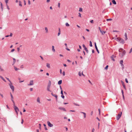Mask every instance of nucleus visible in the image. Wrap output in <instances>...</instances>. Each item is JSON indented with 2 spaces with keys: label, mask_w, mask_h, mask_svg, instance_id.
<instances>
[{
  "label": "nucleus",
  "mask_w": 132,
  "mask_h": 132,
  "mask_svg": "<svg viewBox=\"0 0 132 132\" xmlns=\"http://www.w3.org/2000/svg\"><path fill=\"white\" fill-rule=\"evenodd\" d=\"M61 94L62 95H63V91L62 90H61Z\"/></svg>",
  "instance_id": "8fccbe9b"
},
{
  "label": "nucleus",
  "mask_w": 132,
  "mask_h": 132,
  "mask_svg": "<svg viewBox=\"0 0 132 132\" xmlns=\"http://www.w3.org/2000/svg\"><path fill=\"white\" fill-rule=\"evenodd\" d=\"M125 81H126V82L127 83H128V80L127 79V78H126L125 79Z\"/></svg>",
  "instance_id": "a18cd8bd"
},
{
  "label": "nucleus",
  "mask_w": 132,
  "mask_h": 132,
  "mask_svg": "<svg viewBox=\"0 0 132 132\" xmlns=\"http://www.w3.org/2000/svg\"><path fill=\"white\" fill-rule=\"evenodd\" d=\"M45 29L46 30V33H48V31L47 28L46 27H45Z\"/></svg>",
  "instance_id": "4be33fe9"
},
{
  "label": "nucleus",
  "mask_w": 132,
  "mask_h": 132,
  "mask_svg": "<svg viewBox=\"0 0 132 132\" xmlns=\"http://www.w3.org/2000/svg\"><path fill=\"white\" fill-rule=\"evenodd\" d=\"M121 65L122 67V69H123L124 68V65L123 64H121Z\"/></svg>",
  "instance_id": "e433bc0d"
},
{
  "label": "nucleus",
  "mask_w": 132,
  "mask_h": 132,
  "mask_svg": "<svg viewBox=\"0 0 132 132\" xmlns=\"http://www.w3.org/2000/svg\"><path fill=\"white\" fill-rule=\"evenodd\" d=\"M51 85V81L49 80V81L48 83V84L47 86H49V87H50Z\"/></svg>",
  "instance_id": "f8f14e48"
},
{
  "label": "nucleus",
  "mask_w": 132,
  "mask_h": 132,
  "mask_svg": "<svg viewBox=\"0 0 132 132\" xmlns=\"http://www.w3.org/2000/svg\"><path fill=\"white\" fill-rule=\"evenodd\" d=\"M0 69L1 71H4V70L2 68L1 66H0Z\"/></svg>",
  "instance_id": "58836bf2"
},
{
  "label": "nucleus",
  "mask_w": 132,
  "mask_h": 132,
  "mask_svg": "<svg viewBox=\"0 0 132 132\" xmlns=\"http://www.w3.org/2000/svg\"><path fill=\"white\" fill-rule=\"evenodd\" d=\"M65 25L67 27H69L70 26L69 24L68 23H65Z\"/></svg>",
  "instance_id": "72a5a7b5"
},
{
  "label": "nucleus",
  "mask_w": 132,
  "mask_h": 132,
  "mask_svg": "<svg viewBox=\"0 0 132 132\" xmlns=\"http://www.w3.org/2000/svg\"><path fill=\"white\" fill-rule=\"evenodd\" d=\"M62 80H60L58 82V84L59 85H60V84H61L62 83Z\"/></svg>",
  "instance_id": "dca6fc26"
},
{
  "label": "nucleus",
  "mask_w": 132,
  "mask_h": 132,
  "mask_svg": "<svg viewBox=\"0 0 132 132\" xmlns=\"http://www.w3.org/2000/svg\"><path fill=\"white\" fill-rule=\"evenodd\" d=\"M112 20V19H106L107 21H111Z\"/></svg>",
  "instance_id": "de8ad7c7"
},
{
  "label": "nucleus",
  "mask_w": 132,
  "mask_h": 132,
  "mask_svg": "<svg viewBox=\"0 0 132 132\" xmlns=\"http://www.w3.org/2000/svg\"><path fill=\"white\" fill-rule=\"evenodd\" d=\"M121 91L122 95L124 94V92L123 90L122 89Z\"/></svg>",
  "instance_id": "e2e57ef3"
},
{
  "label": "nucleus",
  "mask_w": 132,
  "mask_h": 132,
  "mask_svg": "<svg viewBox=\"0 0 132 132\" xmlns=\"http://www.w3.org/2000/svg\"><path fill=\"white\" fill-rule=\"evenodd\" d=\"M112 2L114 5H116V2L115 0H112Z\"/></svg>",
  "instance_id": "a211bd4d"
},
{
  "label": "nucleus",
  "mask_w": 132,
  "mask_h": 132,
  "mask_svg": "<svg viewBox=\"0 0 132 132\" xmlns=\"http://www.w3.org/2000/svg\"><path fill=\"white\" fill-rule=\"evenodd\" d=\"M33 80H31L30 81V84L28 85V86H31L33 85L34 84Z\"/></svg>",
  "instance_id": "0eeeda50"
},
{
  "label": "nucleus",
  "mask_w": 132,
  "mask_h": 132,
  "mask_svg": "<svg viewBox=\"0 0 132 132\" xmlns=\"http://www.w3.org/2000/svg\"><path fill=\"white\" fill-rule=\"evenodd\" d=\"M122 114V112H120V113L118 114L116 117V119L117 120H119Z\"/></svg>",
  "instance_id": "7ed1b4c3"
},
{
  "label": "nucleus",
  "mask_w": 132,
  "mask_h": 132,
  "mask_svg": "<svg viewBox=\"0 0 132 132\" xmlns=\"http://www.w3.org/2000/svg\"><path fill=\"white\" fill-rule=\"evenodd\" d=\"M10 95L11 97V100L12 101H13V95L11 93H10Z\"/></svg>",
  "instance_id": "4468645a"
},
{
  "label": "nucleus",
  "mask_w": 132,
  "mask_h": 132,
  "mask_svg": "<svg viewBox=\"0 0 132 132\" xmlns=\"http://www.w3.org/2000/svg\"><path fill=\"white\" fill-rule=\"evenodd\" d=\"M94 21L93 20H92L90 21V22L91 23H93Z\"/></svg>",
  "instance_id": "774afa93"
},
{
  "label": "nucleus",
  "mask_w": 132,
  "mask_h": 132,
  "mask_svg": "<svg viewBox=\"0 0 132 132\" xmlns=\"http://www.w3.org/2000/svg\"><path fill=\"white\" fill-rule=\"evenodd\" d=\"M74 105H76V106H79V104H77L75 103H74Z\"/></svg>",
  "instance_id": "a19ab883"
},
{
  "label": "nucleus",
  "mask_w": 132,
  "mask_h": 132,
  "mask_svg": "<svg viewBox=\"0 0 132 132\" xmlns=\"http://www.w3.org/2000/svg\"><path fill=\"white\" fill-rule=\"evenodd\" d=\"M6 78L10 82V83L11 82V81L8 78L6 77Z\"/></svg>",
  "instance_id": "c03bdc74"
},
{
  "label": "nucleus",
  "mask_w": 132,
  "mask_h": 132,
  "mask_svg": "<svg viewBox=\"0 0 132 132\" xmlns=\"http://www.w3.org/2000/svg\"><path fill=\"white\" fill-rule=\"evenodd\" d=\"M43 125H44V127L45 129L46 130H48V129H47V128L46 127V125L45 124H44Z\"/></svg>",
  "instance_id": "b1692460"
},
{
  "label": "nucleus",
  "mask_w": 132,
  "mask_h": 132,
  "mask_svg": "<svg viewBox=\"0 0 132 132\" xmlns=\"http://www.w3.org/2000/svg\"><path fill=\"white\" fill-rule=\"evenodd\" d=\"M84 118H85L86 117V113H84Z\"/></svg>",
  "instance_id": "4c0bfd02"
},
{
  "label": "nucleus",
  "mask_w": 132,
  "mask_h": 132,
  "mask_svg": "<svg viewBox=\"0 0 132 132\" xmlns=\"http://www.w3.org/2000/svg\"><path fill=\"white\" fill-rule=\"evenodd\" d=\"M12 35H13V34L12 33H10V35H9V36H10V37H12Z\"/></svg>",
  "instance_id": "49530a36"
},
{
  "label": "nucleus",
  "mask_w": 132,
  "mask_h": 132,
  "mask_svg": "<svg viewBox=\"0 0 132 132\" xmlns=\"http://www.w3.org/2000/svg\"><path fill=\"white\" fill-rule=\"evenodd\" d=\"M120 49L121 50L122 52V53H119V56L121 58H122L126 54V51L123 50L122 48H121Z\"/></svg>",
  "instance_id": "f257e3e1"
},
{
  "label": "nucleus",
  "mask_w": 132,
  "mask_h": 132,
  "mask_svg": "<svg viewBox=\"0 0 132 132\" xmlns=\"http://www.w3.org/2000/svg\"><path fill=\"white\" fill-rule=\"evenodd\" d=\"M23 119H22L21 120V123L22 124L23 123Z\"/></svg>",
  "instance_id": "338daca9"
},
{
  "label": "nucleus",
  "mask_w": 132,
  "mask_h": 132,
  "mask_svg": "<svg viewBox=\"0 0 132 132\" xmlns=\"http://www.w3.org/2000/svg\"><path fill=\"white\" fill-rule=\"evenodd\" d=\"M12 101L13 102V105L14 107V106H16L15 105V103L14 102V101Z\"/></svg>",
  "instance_id": "6e6d98bb"
},
{
  "label": "nucleus",
  "mask_w": 132,
  "mask_h": 132,
  "mask_svg": "<svg viewBox=\"0 0 132 132\" xmlns=\"http://www.w3.org/2000/svg\"><path fill=\"white\" fill-rule=\"evenodd\" d=\"M19 82H23L24 81V80H23L22 81H20V78H19Z\"/></svg>",
  "instance_id": "79ce46f5"
},
{
  "label": "nucleus",
  "mask_w": 132,
  "mask_h": 132,
  "mask_svg": "<svg viewBox=\"0 0 132 132\" xmlns=\"http://www.w3.org/2000/svg\"><path fill=\"white\" fill-rule=\"evenodd\" d=\"M122 81V85L124 88L125 89H126V86H125V84L124 83V82L122 81Z\"/></svg>",
  "instance_id": "9b49d317"
},
{
  "label": "nucleus",
  "mask_w": 132,
  "mask_h": 132,
  "mask_svg": "<svg viewBox=\"0 0 132 132\" xmlns=\"http://www.w3.org/2000/svg\"><path fill=\"white\" fill-rule=\"evenodd\" d=\"M117 40L120 43L122 44H123L125 43L124 40L122 38L120 37L117 38Z\"/></svg>",
  "instance_id": "f03ea898"
},
{
  "label": "nucleus",
  "mask_w": 132,
  "mask_h": 132,
  "mask_svg": "<svg viewBox=\"0 0 132 132\" xmlns=\"http://www.w3.org/2000/svg\"><path fill=\"white\" fill-rule=\"evenodd\" d=\"M123 60H121L120 61V64H123Z\"/></svg>",
  "instance_id": "f704fd0d"
},
{
  "label": "nucleus",
  "mask_w": 132,
  "mask_h": 132,
  "mask_svg": "<svg viewBox=\"0 0 132 132\" xmlns=\"http://www.w3.org/2000/svg\"><path fill=\"white\" fill-rule=\"evenodd\" d=\"M98 29H99V30L100 31V32H102V30L101 29V28L100 27H98Z\"/></svg>",
  "instance_id": "ea45409f"
},
{
  "label": "nucleus",
  "mask_w": 132,
  "mask_h": 132,
  "mask_svg": "<svg viewBox=\"0 0 132 132\" xmlns=\"http://www.w3.org/2000/svg\"><path fill=\"white\" fill-rule=\"evenodd\" d=\"M23 68V65H21L20 66V68Z\"/></svg>",
  "instance_id": "69168bd1"
},
{
  "label": "nucleus",
  "mask_w": 132,
  "mask_h": 132,
  "mask_svg": "<svg viewBox=\"0 0 132 132\" xmlns=\"http://www.w3.org/2000/svg\"><path fill=\"white\" fill-rule=\"evenodd\" d=\"M59 109L61 110H63V111H66V110H65V109L63 107H59L58 108Z\"/></svg>",
  "instance_id": "1a4fd4ad"
},
{
  "label": "nucleus",
  "mask_w": 132,
  "mask_h": 132,
  "mask_svg": "<svg viewBox=\"0 0 132 132\" xmlns=\"http://www.w3.org/2000/svg\"><path fill=\"white\" fill-rule=\"evenodd\" d=\"M79 16L81 17V14L80 13H79Z\"/></svg>",
  "instance_id": "603ef678"
},
{
  "label": "nucleus",
  "mask_w": 132,
  "mask_h": 132,
  "mask_svg": "<svg viewBox=\"0 0 132 132\" xmlns=\"http://www.w3.org/2000/svg\"><path fill=\"white\" fill-rule=\"evenodd\" d=\"M79 12H82V9L81 8H80L79 9Z\"/></svg>",
  "instance_id": "473e14b6"
},
{
  "label": "nucleus",
  "mask_w": 132,
  "mask_h": 132,
  "mask_svg": "<svg viewBox=\"0 0 132 132\" xmlns=\"http://www.w3.org/2000/svg\"><path fill=\"white\" fill-rule=\"evenodd\" d=\"M19 5L20 6H22L21 2L20 1H19Z\"/></svg>",
  "instance_id": "bb28decb"
},
{
  "label": "nucleus",
  "mask_w": 132,
  "mask_h": 132,
  "mask_svg": "<svg viewBox=\"0 0 132 132\" xmlns=\"http://www.w3.org/2000/svg\"><path fill=\"white\" fill-rule=\"evenodd\" d=\"M41 124L40 123L39 124V128L40 129H41Z\"/></svg>",
  "instance_id": "c9c22d12"
},
{
  "label": "nucleus",
  "mask_w": 132,
  "mask_h": 132,
  "mask_svg": "<svg viewBox=\"0 0 132 132\" xmlns=\"http://www.w3.org/2000/svg\"><path fill=\"white\" fill-rule=\"evenodd\" d=\"M101 33L102 34V35H103L104 34H105L106 32V31H104L103 30H102V32H101Z\"/></svg>",
  "instance_id": "412c9836"
},
{
  "label": "nucleus",
  "mask_w": 132,
  "mask_h": 132,
  "mask_svg": "<svg viewBox=\"0 0 132 132\" xmlns=\"http://www.w3.org/2000/svg\"><path fill=\"white\" fill-rule=\"evenodd\" d=\"M46 66L48 68H50V65L48 63H47L46 64Z\"/></svg>",
  "instance_id": "a878e982"
},
{
  "label": "nucleus",
  "mask_w": 132,
  "mask_h": 132,
  "mask_svg": "<svg viewBox=\"0 0 132 132\" xmlns=\"http://www.w3.org/2000/svg\"><path fill=\"white\" fill-rule=\"evenodd\" d=\"M61 96L63 99H64V96L63 95H62Z\"/></svg>",
  "instance_id": "5fc2aeb1"
},
{
  "label": "nucleus",
  "mask_w": 132,
  "mask_h": 132,
  "mask_svg": "<svg viewBox=\"0 0 132 132\" xmlns=\"http://www.w3.org/2000/svg\"><path fill=\"white\" fill-rule=\"evenodd\" d=\"M82 46L84 48V49L85 50L86 52L87 53H88V50L87 48L85 46V45L84 44H83Z\"/></svg>",
  "instance_id": "423d86ee"
},
{
  "label": "nucleus",
  "mask_w": 132,
  "mask_h": 132,
  "mask_svg": "<svg viewBox=\"0 0 132 132\" xmlns=\"http://www.w3.org/2000/svg\"><path fill=\"white\" fill-rule=\"evenodd\" d=\"M9 85L10 87V88L12 89L13 92L14 90V87L12 85V82L10 83L9 84Z\"/></svg>",
  "instance_id": "20e7f679"
},
{
  "label": "nucleus",
  "mask_w": 132,
  "mask_h": 132,
  "mask_svg": "<svg viewBox=\"0 0 132 132\" xmlns=\"http://www.w3.org/2000/svg\"><path fill=\"white\" fill-rule=\"evenodd\" d=\"M15 50V49H12V50H11V52H14Z\"/></svg>",
  "instance_id": "bf43d9fd"
},
{
  "label": "nucleus",
  "mask_w": 132,
  "mask_h": 132,
  "mask_svg": "<svg viewBox=\"0 0 132 132\" xmlns=\"http://www.w3.org/2000/svg\"><path fill=\"white\" fill-rule=\"evenodd\" d=\"M125 40H127V34L126 33H125Z\"/></svg>",
  "instance_id": "f3484780"
},
{
  "label": "nucleus",
  "mask_w": 132,
  "mask_h": 132,
  "mask_svg": "<svg viewBox=\"0 0 132 132\" xmlns=\"http://www.w3.org/2000/svg\"><path fill=\"white\" fill-rule=\"evenodd\" d=\"M90 44H89V46L90 47L92 46V43L91 41H90L89 42Z\"/></svg>",
  "instance_id": "cd10ccee"
},
{
  "label": "nucleus",
  "mask_w": 132,
  "mask_h": 132,
  "mask_svg": "<svg viewBox=\"0 0 132 132\" xmlns=\"http://www.w3.org/2000/svg\"><path fill=\"white\" fill-rule=\"evenodd\" d=\"M37 102H39V103H40V98L39 97H38L37 100Z\"/></svg>",
  "instance_id": "393cba45"
},
{
  "label": "nucleus",
  "mask_w": 132,
  "mask_h": 132,
  "mask_svg": "<svg viewBox=\"0 0 132 132\" xmlns=\"http://www.w3.org/2000/svg\"><path fill=\"white\" fill-rule=\"evenodd\" d=\"M47 123L48 126L50 127H52L53 126V125L51 124L49 121L47 122Z\"/></svg>",
  "instance_id": "39448f33"
},
{
  "label": "nucleus",
  "mask_w": 132,
  "mask_h": 132,
  "mask_svg": "<svg viewBox=\"0 0 132 132\" xmlns=\"http://www.w3.org/2000/svg\"><path fill=\"white\" fill-rule=\"evenodd\" d=\"M95 48L96 49V51H97L98 53H99V50H98V49L97 47H95Z\"/></svg>",
  "instance_id": "c85d7f7f"
},
{
  "label": "nucleus",
  "mask_w": 132,
  "mask_h": 132,
  "mask_svg": "<svg viewBox=\"0 0 132 132\" xmlns=\"http://www.w3.org/2000/svg\"><path fill=\"white\" fill-rule=\"evenodd\" d=\"M119 52H122V51L120 49V48L119 50Z\"/></svg>",
  "instance_id": "052dcab7"
},
{
  "label": "nucleus",
  "mask_w": 132,
  "mask_h": 132,
  "mask_svg": "<svg viewBox=\"0 0 132 132\" xmlns=\"http://www.w3.org/2000/svg\"><path fill=\"white\" fill-rule=\"evenodd\" d=\"M14 69L16 71H17V70H19V69L17 68L15 66H14Z\"/></svg>",
  "instance_id": "c756f323"
},
{
  "label": "nucleus",
  "mask_w": 132,
  "mask_h": 132,
  "mask_svg": "<svg viewBox=\"0 0 132 132\" xmlns=\"http://www.w3.org/2000/svg\"><path fill=\"white\" fill-rule=\"evenodd\" d=\"M116 57V56L113 55H112L111 56V58H114Z\"/></svg>",
  "instance_id": "7c9ffc66"
},
{
  "label": "nucleus",
  "mask_w": 132,
  "mask_h": 132,
  "mask_svg": "<svg viewBox=\"0 0 132 132\" xmlns=\"http://www.w3.org/2000/svg\"><path fill=\"white\" fill-rule=\"evenodd\" d=\"M14 108L15 111H19L18 108L16 106H14Z\"/></svg>",
  "instance_id": "9d476101"
},
{
  "label": "nucleus",
  "mask_w": 132,
  "mask_h": 132,
  "mask_svg": "<svg viewBox=\"0 0 132 132\" xmlns=\"http://www.w3.org/2000/svg\"><path fill=\"white\" fill-rule=\"evenodd\" d=\"M13 65L14 64H15V62L16 60V59L15 58H13Z\"/></svg>",
  "instance_id": "5701e85b"
},
{
  "label": "nucleus",
  "mask_w": 132,
  "mask_h": 132,
  "mask_svg": "<svg viewBox=\"0 0 132 132\" xmlns=\"http://www.w3.org/2000/svg\"><path fill=\"white\" fill-rule=\"evenodd\" d=\"M98 111H99V114L100 115V109H98Z\"/></svg>",
  "instance_id": "13d9d810"
},
{
  "label": "nucleus",
  "mask_w": 132,
  "mask_h": 132,
  "mask_svg": "<svg viewBox=\"0 0 132 132\" xmlns=\"http://www.w3.org/2000/svg\"><path fill=\"white\" fill-rule=\"evenodd\" d=\"M95 130V129H94V128H93L92 129V132H94Z\"/></svg>",
  "instance_id": "0e129e2a"
},
{
  "label": "nucleus",
  "mask_w": 132,
  "mask_h": 132,
  "mask_svg": "<svg viewBox=\"0 0 132 132\" xmlns=\"http://www.w3.org/2000/svg\"><path fill=\"white\" fill-rule=\"evenodd\" d=\"M50 87H49V86H47V90L48 91H50V92H51V91L50 90Z\"/></svg>",
  "instance_id": "aec40b11"
},
{
  "label": "nucleus",
  "mask_w": 132,
  "mask_h": 132,
  "mask_svg": "<svg viewBox=\"0 0 132 132\" xmlns=\"http://www.w3.org/2000/svg\"><path fill=\"white\" fill-rule=\"evenodd\" d=\"M62 74L63 75V76H64L65 75V72L64 71H63V72Z\"/></svg>",
  "instance_id": "4d7b16f0"
},
{
  "label": "nucleus",
  "mask_w": 132,
  "mask_h": 132,
  "mask_svg": "<svg viewBox=\"0 0 132 132\" xmlns=\"http://www.w3.org/2000/svg\"><path fill=\"white\" fill-rule=\"evenodd\" d=\"M0 78L1 79L3 80L5 82H6V81L4 78L1 76L0 75Z\"/></svg>",
  "instance_id": "2eb2a0df"
},
{
  "label": "nucleus",
  "mask_w": 132,
  "mask_h": 132,
  "mask_svg": "<svg viewBox=\"0 0 132 132\" xmlns=\"http://www.w3.org/2000/svg\"><path fill=\"white\" fill-rule=\"evenodd\" d=\"M109 67V66L108 65H107L106 66V67L104 69L106 70H107L108 68V67Z\"/></svg>",
  "instance_id": "2f4dec72"
},
{
  "label": "nucleus",
  "mask_w": 132,
  "mask_h": 132,
  "mask_svg": "<svg viewBox=\"0 0 132 132\" xmlns=\"http://www.w3.org/2000/svg\"><path fill=\"white\" fill-rule=\"evenodd\" d=\"M51 94L52 95V96L55 97V98H56V101H57V95H56V94H53V93H52Z\"/></svg>",
  "instance_id": "6e6552de"
},
{
  "label": "nucleus",
  "mask_w": 132,
  "mask_h": 132,
  "mask_svg": "<svg viewBox=\"0 0 132 132\" xmlns=\"http://www.w3.org/2000/svg\"><path fill=\"white\" fill-rule=\"evenodd\" d=\"M0 3H1V8L2 9V11H3V5L1 2H0Z\"/></svg>",
  "instance_id": "ddd939ff"
},
{
  "label": "nucleus",
  "mask_w": 132,
  "mask_h": 132,
  "mask_svg": "<svg viewBox=\"0 0 132 132\" xmlns=\"http://www.w3.org/2000/svg\"><path fill=\"white\" fill-rule=\"evenodd\" d=\"M5 3L7 4V3L9 1V0H5Z\"/></svg>",
  "instance_id": "09e8293b"
},
{
  "label": "nucleus",
  "mask_w": 132,
  "mask_h": 132,
  "mask_svg": "<svg viewBox=\"0 0 132 132\" xmlns=\"http://www.w3.org/2000/svg\"><path fill=\"white\" fill-rule=\"evenodd\" d=\"M60 3H58V6L60 8Z\"/></svg>",
  "instance_id": "37998d69"
},
{
  "label": "nucleus",
  "mask_w": 132,
  "mask_h": 132,
  "mask_svg": "<svg viewBox=\"0 0 132 132\" xmlns=\"http://www.w3.org/2000/svg\"><path fill=\"white\" fill-rule=\"evenodd\" d=\"M6 6H7V9L8 10H10V8H9V6H8L7 4H6Z\"/></svg>",
  "instance_id": "864d4df0"
},
{
  "label": "nucleus",
  "mask_w": 132,
  "mask_h": 132,
  "mask_svg": "<svg viewBox=\"0 0 132 132\" xmlns=\"http://www.w3.org/2000/svg\"><path fill=\"white\" fill-rule=\"evenodd\" d=\"M28 4L29 5H30V2L29 0H28Z\"/></svg>",
  "instance_id": "680f3d73"
},
{
  "label": "nucleus",
  "mask_w": 132,
  "mask_h": 132,
  "mask_svg": "<svg viewBox=\"0 0 132 132\" xmlns=\"http://www.w3.org/2000/svg\"><path fill=\"white\" fill-rule=\"evenodd\" d=\"M54 46H52V50L54 52H55V49L54 48Z\"/></svg>",
  "instance_id": "6ab92c4d"
},
{
  "label": "nucleus",
  "mask_w": 132,
  "mask_h": 132,
  "mask_svg": "<svg viewBox=\"0 0 132 132\" xmlns=\"http://www.w3.org/2000/svg\"><path fill=\"white\" fill-rule=\"evenodd\" d=\"M132 51V47L131 48L129 52V53H130Z\"/></svg>",
  "instance_id": "3c124183"
}]
</instances>
